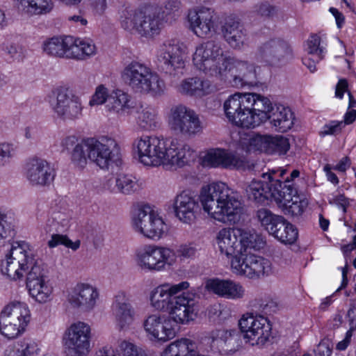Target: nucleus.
I'll return each mask as SVG.
<instances>
[{
  "instance_id": "1",
  "label": "nucleus",
  "mask_w": 356,
  "mask_h": 356,
  "mask_svg": "<svg viewBox=\"0 0 356 356\" xmlns=\"http://www.w3.org/2000/svg\"><path fill=\"white\" fill-rule=\"evenodd\" d=\"M193 63L206 75L225 80L230 73L232 83L236 88L253 86L257 83L254 67L245 60L224 54L220 45L209 40L197 46L193 55Z\"/></svg>"
},
{
  "instance_id": "2",
  "label": "nucleus",
  "mask_w": 356,
  "mask_h": 356,
  "mask_svg": "<svg viewBox=\"0 0 356 356\" xmlns=\"http://www.w3.org/2000/svg\"><path fill=\"white\" fill-rule=\"evenodd\" d=\"M133 149L140 163L157 167L161 165L183 167L195 158L191 146L177 138L143 136L136 138Z\"/></svg>"
},
{
  "instance_id": "3",
  "label": "nucleus",
  "mask_w": 356,
  "mask_h": 356,
  "mask_svg": "<svg viewBox=\"0 0 356 356\" xmlns=\"http://www.w3.org/2000/svg\"><path fill=\"white\" fill-rule=\"evenodd\" d=\"M200 200L211 218L223 223L235 222L243 209L238 193L223 182L203 186Z\"/></svg>"
},
{
  "instance_id": "4",
  "label": "nucleus",
  "mask_w": 356,
  "mask_h": 356,
  "mask_svg": "<svg viewBox=\"0 0 356 356\" xmlns=\"http://www.w3.org/2000/svg\"><path fill=\"white\" fill-rule=\"evenodd\" d=\"M122 78L138 92L160 95L165 89V84L159 74L138 61L133 60L127 64L122 72Z\"/></svg>"
},
{
  "instance_id": "5",
  "label": "nucleus",
  "mask_w": 356,
  "mask_h": 356,
  "mask_svg": "<svg viewBox=\"0 0 356 356\" xmlns=\"http://www.w3.org/2000/svg\"><path fill=\"white\" fill-rule=\"evenodd\" d=\"M35 264L33 253L29 245L24 241L15 242L5 259L1 261V271L13 280L23 277L24 273Z\"/></svg>"
},
{
  "instance_id": "6",
  "label": "nucleus",
  "mask_w": 356,
  "mask_h": 356,
  "mask_svg": "<svg viewBox=\"0 0 356 356\" xmlns=\"http://www.w3.org/2000/svg\"><path fill=\"white\" fill-rule=\"evenodd\" d=\"M187 47L175 40L163 42L156 51L159 67L167 74L176 76L185 67Z\"/></svg>"
},
{
  "instance_id": "7",
  "label": "nucleus",
  "mask_w": 356,
  "mask_h": 356,
  "mask_svg": "<svg viewBox=\"0 0 356 356\" xmlns=\"http://www.w3.org/2000/svg\"><path fill=\"white\" fill-rule=\"evenodd\" d=\"M257 217L264 229L281 243L292 244L296 241L297 228L283 216L275 215L267 209H261L257 211Z\"/></svg>"
},
{
  "instance_id": "8",
  "label": "nucleus",
  "mask_w": 356,
  "mask_h": 356,
  "mask_svg": "<svg viewBox=\"0 0 356 356\" xmlns=\"http://www.w3.org/2000/svg\"><path fill=\"white\" fill-rule=\"evenodd\" d=\"M172 131L185 136H195L202 131L203 125L196 112L183 104L173 106L168 115Z\"/></svg>"
},
{
  "instance_id": "9",
  "label": "nucleus",
  "mask_w": 356,
  "mask_h": 356,
  "mask_svg": "<svg viewBox=\"0 0 356 356\" xmlns=\"http://www.w3.org/2000/svg\"><path fill=\"white\" fill-rule=\"evenodd\" d=\"M134 229L152 239L161 238L168 231L163 219L149 205L137 207L132 216Z\"/></svg>"
},
{
  "instance_id": "10",
  "label": "nucleus",
  "mask_w": 356,
  "mask_h": 356,
  "mask_svg": "<svg viewBox=\"0 0 356 356\" xmlns=\"http://www.w3.org/2000/svg\"><path fill=\"white\" fill-rule=\"evenodd\" d=\"M50 106L57 117L64 121H72L82 116L83 108L81 98L66 88L53 91Z\"/></svg>"
},
{
  "instance_id": "11",
  "label": "nucleus",
  "mask_w": 356,
  "mask_h": 356,
  "mask_svg": "<svg viewBox=\"0 0 356 356\" xmlns=\"http://www.w3.org/2000/svg\"><path fill=\"white\" fill-rule=\"evenodd\" d=\"M284 171L271 172L263 173V180L253 179L245 188V193L248 200L257 204H263L268 199L275 201V195L280 193L282 188L281 180L278 177H282Z\"/></svg>"
},
{
  "instance_id": "12",
  "label": "nucleus",
  "mask_w": 356,
  "mask_h": 356,
  "mask_svg": "<svg viewBox=\"0 0 356 356\" xmlns=\"http://www.w3.org/2000/svg\"><path fill=\"white\" fill-rule=\"evenodd\" d=\"M238 325L244 339L252 346L264 345L271 335L272 325L261 314L246 313L239 320Z\"/></svg>"
},
{
  "instance_id": "13",
  "label": "nucleus",
  "mask_w": 356,
  "mask_h": 356,
  "mask_svg": "<svg viewBox=\"0 0 356 356\" xmlns=\"http://www.w3.org/2000/svg\"><path fill=\"white\" fill-rule=\"evenodd\" d=\"M231 268L234 273L250 279L268 276L272 272L268 259L251 253H243L232 259Z\"/></svg>"
},
{
  "instance_id": "14",
  "label": "nucleus",
  "mask_w": 356,
  "mask_h": 356,
  "mask_svg": "<svg viewBox=\"0 0 356 356\" xmlns=\"http://www.w3.org/2000/svg\"><path fill=\"white\" fill-rule=\"evenodd\" d=\"M90 326L84 322L72 323L65 332L63 341L68 354L87 356L90 351Z\"/></svg>"
},
{
  "instance_id": "15",
  "label": "nucleus",
  "mask_w": 356,
  "mask_h": 356,
  "mask_svg": "<svg viewBox=\"0 0 356 356\" xmlns=\"http://www.w3.org/2000/svg\"><path fill=\"white\" fill-rule=\"evenodd\" d=\"M175 257L172 250L154 245H145L136 254L139 266L152 272L163 270L166 264H171Z\"/></svg>"
},
{
  "instance_id": "16",
  "label": "nucleus",
  "mask_w": 356,
  "mask_h": 356,
  "mask_svg": "<svg viewBox=\"0 0 356 356\" xmlns=\"http://www.w3.org/2000/svg\"><path fill=\"white\" fill-rule=\"evenodd\" d=\"M257 59L272 66H279L293 58V51L286 40L275 38L263 42L257 49Z\"/></svg>"
},
{
  "instance_id": "17",
  "label": "nucleus",
  "mask_w": 356,
  "mask_h": 356,
  "mask_svg": "<svg viewBox=\"0 0 356 356\" xmlns=\"http://www.w3.org/2000/svg\"><path fill=\"white\" fill-rule=\"evenodd\" d=\"M174 301L168 313L173 322L187 325L195 319L199 312L198 302L195 294L191 292H183L174 297Z\"/></svg>"
},
{
  "instance_id": "18",
  "label": "nucleus",
  "mask_w": 356,
  "mask_h": 356,
  "mask_svg": "<svg viewBox=\"0 0 356 356\" xmlns=\"http://www.w3.org/2000/svg\"><path fill=\"white\" fill-rule=\"evenodd\" d=\"M189 28L199 38L211 36L216 32L218 19L212 8L200 7L188 13Z\"/></svg>"
},
{
  "instance_id": "19",
  "label": "nucleus",
  "mask_w": 356,
  "mask_h": 356,
  "mask_svg": "<svg viewBox=\"0 0 356 356\" xmlns=\"http://www.w3.org/2000/svg\"><path fill=\"white\" fill-rule=\"evenodd\" d=\"M290 149L289 139L283 136L255 135L247 143L248 152H264L268 154L284 155Z\"/></svg>"
},
{
  "instance_id": "20",
  "label": "nucleus",
  "mask_w": 356,
  "mask_h": 356,
  "mask_svg": "<svg viewBox=\"0 0 356 356\" xmlns=\"http://www.w3.org/2000/svg\"><path fill=\"white\" fill-rule=\"evenodd\" d=\"M45 271L39 264H35L26 277L29 295L37 302L45 303L50 300L52 289L47 284Z\"/></svg>"
},
{
  "instance_id": "21",
  "label": "nucleus",
  "mask_w": 356,
  "mask_h": 356,
  "mask_svg": "<svg viewBox=\"0 0 356 356\" xmlns=\"http://www.w3.org/2000/svg\"><path fill=\"white\" fill-rule=\"evenodd\" d=\"M98 298L99 291L95 286L79 282L69 292L67 300L72 307L89 312L95 307Z\"/></svg>"
},
{
  "instance_id": "22",
  "label": "nucleus",
  "mask_w": 356,
  "mask_h": 356,
  "mask_svg": "<svg viewBox=\"0 0 356 356\" xmlns=\"http://www.w3.org/2000/svg\"><path fill=\"white\" fill-rule=\"evenodd\" d=\"M225 115L230 122L237 127L249 128L247 93H235L224 102Z\"/></svg>"
},
{
  "instance_id": "23",
  "label": "nucleus",
  "mask_w": 356,
  "mask_h": 356,
  "mask_svg": "<svg viewBox=\"0 0 356 356\" xmlns=\"http://www.w3.org/2000/svg\"><path fill=\"white\" fill-rule=\"evenodd\" d=\"M143 326L151 339L166 342L176 336L174 322L170 317L149 315L144 321Z\"/></svg>"
},
{
  "instance_id": "24",
  "label": "nucleus",
  "mask_w": 356,
  "mask_h": 356,
  "mask_svg": "<svg viewBox=\"0 0 356 356\" xmlns=\"http://www.w3.org/2000/svg\"><path fill=\"white\" fill-rule=\"evenodd\" d=\"M190 284L184 281L176 284H164L154 289L149 296L150 304L155 309L168 312L174 301V297L187 289Z\"/></svg>"
},
{
  "instance_id": "25",
  "label": "nucleus",
  "mask_w": 356,
  "mask_h": 356,
  "mask_svg": "<svg viewBox=\"0 0 356 356\" xmlns=\"http://www.w3.org/2000/svg\"><path fill=\"white\" fill-rule=\"evenodd\" d=\"M279 191L275 195V202L285 214L298 216L303 213L307 202L300 198L296 188L292 186L290 181L287 180Z\"/></svg>"
},
{
  "instance_id": "26",
  "label": "nucleus",
  "mask_w": 356,
  "mask_h": 356,
  "mask_svg": "<svg viewBox=\"0 0 356 356\" xmlns=\"http://www.w3.org/2000/svg\"><path fill=\"white\" fill-rule=\"evenodd\" d=\"M199 209L198 199L190 191H183L175 197V216L183 223L191 225L195 222Z\"/></svg>"
},
{
  "instance_id": "27",
  "label": "nucleus",
  "mask_w": 356,
  "mask_h": 356,
  "mask_svg": "<svg viewBox=\"0 0 356 356\" xmlns=\"http://www.w3.org/2000/svg\"><path fill=\"white\" fill-rule=\"evenodd\" d=\"M205 165L225 169H244L245 162L243 158L229 150L215 148L209 149L203 158Z\"/></svg>"
},
{
  "instance_id": "28",
  "label": "nucleus",
  "mask_w": 356,
  "mask_h": 356,
  "mask_svg": "<svg viewBox=\"0 0 356 356\" xmlns=\"http://www.w3.org/2000/svg\"><path fill=\"white\" fill-rule=\"evenodd\" d=\"M55 177V168L45 159L33 158L26 164V178L32 185L49 186Z\"/></svg>"
},
{
  "instance_id": "29",
  "label": "nucleus",
  "mask_w": 356,
  "mask_h": 356,
  "mask_svg": "<svg viewBox=\"0 0 356 356\" xmlns=\"http://www.w3.org/2000/svg\"><path fill=\"white\" fill-rule=\"evenodd\" d=\"M248 104L249 128H254L268 120L271 108H274L270 99L257 93H247Z\"/></svg>"
},
{
  "instance_id": "30",
  "label": "nucleus",
  "mask_w": 356,
  "mask_h": 356,
  "mask_svg": "<svg viewBox=\"0 0 356 356\" xmlns=\"http://www.w3.org/2000/svg\"><path fill=\"white\" fill-rule=\"evenodd\" d=\"M135 107L136 103L131 96L121 90H113L105 106L106 112L118 118L131 115Z\"/></svg>"
},
{
  "instance_id": "31",
  "label": "nucleus",
  "mask_w": 356,
  "mask_h": 356,
  "mask_svg": "<svg viewBox=\"0 0 356 356\" xmlns=\"http://www.w3.org/2000/svg\"><path fill=\"white\" fill-rule=\"evenodd\" d=\"M240 228H223L217 234L216 241L221 254L232 259L242 254L241 244L239 241L241 235Z\"/></svg>"
},
{
  "instance_id": "32",
  "label": "nucleus",
  "mask_w": 356,
  "mask_h": 356,
  "mask_svg": "<svg viewBox=\"0 0 356 356\" xmlns=\"http://www.w3.org/2000/svg\"><path fill=\"white\" fill-rule=\"evenodd\" d=\"M206 288L218 296L227 299H242L245 296L244 287L231 280L209 279L206 283Z\"/></svg>"
},
{
  "instance_id": "33",
  "label": "nucleus",
  "mask_w": 356,
  "mask_h": 356,
  "mask_svg": "<svg viewBox=\"0 0 356 356\" xmlns=\"http://www.w3.org/2000/svg\"><path fill=\"white\" fill-rule=\"evenodd\" d=\"M222 32L227 42L234 49H241L248 40L247 31L240 21L228 18L222 27Z\"/></svg>"
},
{
  "instance_id": "34",
  "label": "nucleus",
  "mask_w": 356,
  "mask_h": 356,
  "mask_svg": "<svg viewBox=\"0 0 356 356\" xmlns=\"http://www.w3.org/2000/svg\"><path fill=\"white\" fill-rule=\"evenodd\" d=\"M86 146L88 159L102 169L108 168L113 157L110 147L94 138L87 139Z\"/></svg>"
},
{
  "instance_id": "35",
  "label": "nucleus",
  "mask_w": 356,
  "mask_h": 356,
  "mask_svg": "<svg viewBox=\"0 0 356 356\" xmlns=\"http://www.w3.org/2000/svg\"><path fill=\"white\" fill-rule=\"evenodd\" d=\"M104 188L114 193L131 195L140 189L136 179L131 175L120 174L112 177L104 183Z\"/></svg>"
},
{
  "instance_id": "36",
  "label": "nucleus",
  "mask_w": 356,
  "mask_h": 356,
  "mask_svg": "<svg viewBox=\"0 0 356 356\" xmlns=\"http://www.w3.org/2000/svg\"><path fill=\"white\" fill-rule=\"evenodd\" d=\"M112 310L120 329L127 327L133 323L134 309L123 294H119L115 297Z\"/></svg>"
},
{
  "instance_id": "37",
  "label": "nucleus",
  "mask_w": 356,
  "mask_h": 356,
  "mask_svg": "<svg viewBox=\"0 0 356 356\" xmlns=\"http://www.w3.org/2000/svg\"><path fill=\"white\" fill-rule=\"evenodd\" d=\"M272 127L278 132H286L293 125L294 115L293 112L282 105H274L271 113L268 117Z\"/></svg>"
},
{
  "instance_id": "38",
  "label": "nucleus",
  "mask_w": 356,
  "mask_h": 356,
  "mask_svg": "<svg viewBox=\"0 0 356 356\" xmlns=\"http://www.w3.org/2000/svg\"><path fill=\"white\" fill-rule=\"evenodd\" d=\"M68 59L85 60L96 54V47L90 40L70 36Z\"/></svg>"
},
{
  "instance_id": "39",
  "label": "nucleus",
  "mask_w": 356,
  "mask_h": 356,
  "mask_svg": "<svg viewBox=\"0 0 356 356\" xmlns=\"http://www.w3.org/2000/svg\"><path fill=\"white\" fill-rule=\"evenodd\" d=\"M141 18L138 26V33L149 37L159 34L163 28V20L159 13L149 10H141Z\"/></svg>"
},
{
  "instance_id": "40",
  "label": "nucleus",
  "mask_w": 356,
  "mask_h": 356,
  "mask_svg": "<svg viewBox=\"0 0 356 356\" xmlns=\"http://www.w3.org/2000/svg\"><path fill=\"white\" fill-rule=\"evenodd\" d=\"M70 40V35L47 39L43 42V51L49 56L68 59L70 44H72Z\"/></svg>"
},
{
  "instance_id": "41",
  "label": "nucleus",
  "mask_w": 356,
  "mask_h": 356,
  "mask_svg": "<svg viewBox=\"0 0 356 356\" xmlns=\"http://www.w3.org/2000/svg\"><path fill=\"white\" fill-rule=\"evenodd\" d=\"M1 315L26 327L31 318L30 311L24 302L14 301L5 307Z\"/></svg>"
},
{
  "instance_id": "42",
  "label": "nucleus",
  "mask_w": 356,
  "mask_h": 356,
  "mask_svg": "<svg viewBox=\"0 0 356 356\" xmlns=\"http://www.w3.org/2000/svg\"><path fill=\"white\" fill-rule=\"evenodd\" d=\"M195 343L186 338H181L170 343L161 356H206L195 350Z\"/></svg>"
},
{
  "instance_id": "43",
  "label": "nucleus",
  "mask_w": 356,
  "mask_h": 356,
  "mask_svg": "<svg viewBox=\"0 0 356 356\" xmlns=\"http://www.w3.org/2000/svg\"><path fill=\"white\" fill-rule=\"evenodd\" d=\"M180 91L187 95L201 97L212 91V86L209 80L193 77L181 82Z\"/></svg>"
},
{
  "instance_id": "44",
  "label": "nucleus",
  "mask_w": 356,
  "mask_h": 356,
  "mask_svg": "<svg viewBox=\"0 0 356 356\" xmlns=\"http://www.w3.org/2000/svg\"><path fill=\"white\" fill-rule=\"evenodd\" d=\"M18 8L24 14L33 16L46 15L51 11V0H17Z\"/></svg>"
},
{
  "instance_id": "45",
  "label": "nucleus",
  "mask_w": 356,
  "mask_h": 356,
  "mask_svg": "<svg viewBox=\"0 0 356 356\" xmlns=\"http://www.w3.org/2000/svg\"><path fill=\"white\" fill-rule=\"evenodd\" d=\"M39 352L40 347L37 341L24 338L8 347L4 356H38Z\"/></svg>"
},
{
  "instance_id": "46",
  "label": "nucleus",
  "mask_w": 356,
  "mask_h": 356,
  "mask_svg": "<svg viewBox=\"0 0 356 356\" xmlns=\"http://www.w3.org/2000/svg\"><path fill=\"white\" fill-rule=\"evenodd\" d=\"M237 336L238 334L234 330H214L205 333L204 341L212 347H220L223 345L231 346Z\"/></svg>"
},
{
  "instance_id": "47",
  "label": "nucleus",
  "mask_w": 356,
  "mask_h": 356,
  "mask_svg": "<svg viewBox=\"0 0 356 356\" xmlns=\"http://www.w3.org/2000/svg\"><path fill=\"white\" fill-rule=\"evenodd\" d=\"M136 123L145 131H153L160 126V121L156 111L152 108L146 107L138 113Z\"/></svg>"
},
{
  "instance_id": "48",
  "label": "nucleus",
  "mask_w": 356,
  "mask_h": 356,
  "mask_svg": "<svg viewBox=\"0 0 356 356\" xmlns=\"http://www.w3.org/2000/svg\"><path fill=\"white\" fill-rule=\"evenodd\" d=\"M141 10L130 8L124 9L120 15L122 27L129 31L135 30L138 32V26L142 17Z\"/></svg>"
},
{
  "instance_id": "49",
  "label": "nucleus",
  "mask_w": 356,
  "mask_h": 356,
  "mask_svg": "<svg viewBox=\"0 0 356 356\" xmlns=\"http://www.w3.org/2000/svg\"><path fill=\"white\" fill-rule=\"evenodd\" d=\"M242 232L239 237L241 244V252L248 253V250H259L263 247L264 242L262 238L256 234L245 231L240 228Z\"/></svg>"
},
{
  "instance_id": "50",
  "label": "nucleus",
  "mask_w": 356,
  "mask_h": 356,
  "mask_svg": "<svg viewBox=\"0 0 356 356\" xmlns=\"http://www.w3.org/2000/svg\"><path fill=\"white\" fill-rule=\"evenodd\" d=\"M26 327L0 314V333L8 339L17 337Z\"/></svg>"
},
{
  "instance_id": "51",
  "label": "nucleus",
  "mask_w": 356,
  "mask_h": 356,
  "mask_svg": "<svg viewBox=\"0 0 356 356\" xmlns=\"http://www.w3.org/2000/svg\"><path fill=\"white\" fill-rule=\"evenodd\" d=\"M86 145V140L76 145L71 154L72 163L76 166L81 168L86 166L88 159Z\"/></svg>"
},
{
  "instance_id": "52",
  "label": "nucleus",
  "mask_w": 356,
  "mask_h": 356,
  "mask_svg": "<svg viewBox=\"0 0 356 356\" xmlns=\"http://www.w3.org/2000/svg\"><path fill=\"white\" fill-rule=\"evenodd\" d=\"M11 217L0 212V246L3 245L6 239L14 234Z\"/></svg>"
},
{
  "instance_id": "53",
  "label": "nucleus",
  "mask_w": 356,
  "mask_h": 356,
  "mask_svg": "<svg viewBox=\"0 0 356 356\" xmlns=\"http://www.w3.org/2000/svg\"><path fill=\"white\" fill-rule=\"evenodd\" d=\"M11 217L0 212V246L3 245L6 239L14 234Z\"/></svg>"
},
{
  "instance_id": "54",
  "label": "nucleus",
  "mask_w": 356,
  "mask_h": 356,
  "mask_svg": "<svg viewBox=\"0 0 356 356\" xmlns=\"http://www.w3.org/2000/svg\"><path fill=\"white\" fill-rule=\"evenodd\" d=\"M320 44L321 38L316 34L312 35L307 40V54L315 57L316 60H321L324 56L325 49Z\"/></svg>"
},
{
  "instance_id": "55",
  "label": "nucleus",
  "mask_w": 356,
  "mask_h": 356,
  "mask_svg": "<svg viewBox=\"0 0 356 356\" xmlns=\"http://www.w3.org/2000/svg\"><path fill=\"white\" fill-rule=\"evenodd\" d=\"M116 353L119 356H146L141 348L127 341L119 342Z\"/></svg>"
},
{
  "instance_id": "56",
  "label": "nucleus",
  "mask_w": 356,
  "mask_h": 356,
  "mask_svg": "<svg viewBox=\"0 0 356 356\" xmlns=\"http://www.w3.org/2000/svg\"><path fill=\"white\" fill-rule=\"evenodd\" d=\"M116 353L119 356H146L141 348L127 341L119 342Z\"/></svg>"
},
{
  "instance_id": "57",
  "label": "nucleus",
  "mask_w": 356,
  "mask_h": 356,
  "mask_svg": "<svg viewBox=\"0 0 356 356\" xmlns=\"http://www.w3.org/2000/svg\"><path fill=\"white\" fill-rule=\"evenodd\" d=\"M80 241H72L66 235L53 234L51 239L48 241V246L51 248L58 245H63L72 250H76L80 247Z\"/></svg>"
},
{
  "instance_id": "58",
  "label": "nucleus",
  "mask_w": 356,
  "mask_h": 356,
  "mask_svg": "<svg viewBox=\"0 0 356 356\" xmlns=\"http://www.w3.org/2000/svg\"><path fill=\"white\" fill-rule=\"evenodd\" d=\"M181 3L178 0H168L165 2L162 13L169 19H175L181 14Z\"/></svg>"
},
{
  "instance_id": "59",
  "label": "nucleus",
  "mask_w": 356,
  "mask_h": 356,
  "mask_svg": "<svg viewBox=\"0 0 356 356\" xmlns=\"http://www.w3.org/2000/svg\"><path fill=\"white\" fill-rule=\"evenodd\" d=\"M109 97L110 94H108V89L103 85H100L97 87L95 94L89 102V104L90 106L102 105L103 104L106 105Z\"/></svg>"
},
{
  "instance_id": "60",
  "label": "nucleus",
  "mask_w": 356,
  "mask_h": 356,
  "mask_svg": "<svg viewBox=\"0 0 356 356\" xmlns=\"http://www.w3.org/2000/svg\"><path fill=\"white\" fill-rule=\"evenodd\" d=\"M15 154V148L12 143H0V168L7 163Z\"/></svg>"
},
{
  "instance_id": "61",
  "label": "nucleus",
  "mask_w": 356,
  "mask_h": 356,
  "mask_svg": "<svg viewBox=\"0 0 356 356\" xmlns=\"http://www.w3.org/2000/svg\"><path fill=\"white\" fill-rule=\"evenodd\" d=\"M254 307L265 314H270L276 312L278 305L272 299H266L257 300V305H254Z\"/></svg>"
},
{
  "instance_id": "62",
  "label": "nucleus",
  "mask_w": 356,
  "mask_h": 356,
  "mask_svg": "<svg viewBox=\"0 0 356 356\" xmlns=\"http://www.w3.org/2000/svg\"><path fill=\"white\" fill-rule=\"evenodd\" d=\"M254 8L257 15L268 18L273 17L277 12L276 8L268 3H260L257 5Z\"/></svg>"
},
{
  "instance_id": "63",
  "label": "nucleus",
  "mask_w": 356,
  "mask_h": 356,
  "mask_svg": "<svg viewBox=\"0 0 356 356\" xmlns=\"http://www.w3.org/2000/svg\"><path fill=\"white\" fill-rule=\"evenodd\" d=\"M1 49L4 54L10 59L19 57V46L13 42L6 41L1 44Z\"/></svg>"
},
{
  "instance_id": "64",
  "label": "nucleus",
  "mask_w": 356,
  "mask_h": 356,
  "mask_svg": "<svg viewBox=\"0 0 356 356\" xmlns=\"http://www.w3.org/2000/svg\"><path fill=\"white\" fill-rule=\"evenodd\" d=\"M314 356H331L332 347L327 341H321L314 350Z\"/></svg>"
}]
</instances>
